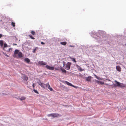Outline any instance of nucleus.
Segmentation results:
<instances>
[{"label":"nucleus","instance_id":"c756f323","mask_svg":"<svg viewBox=\"0 0 126 126\" xmlns=\"http://www.w3.org/2000/svg\"><path fill=\"white\" fill-rule=\"evenodd\" d=\"M31 33L33 35H34L35 34V32L34 31H32L31 32Z\"/></svg>","mask_w":126,"mask_h":126},{"label":"nucleus","instance_id":"7c9ffc66","mask_svg":"<svg viewBox=\"0 0 126 126\" xmlns=\"http://www.w3.org/2000/svg\"><path fill=\"white\" fill-rule=\"evenodd\" d=\"M7 45L6 44H4V47H7Z\"/></svg>","mask_w":126,"mask_h":126},{"label":"nucleus","instance_id":"72a5a7b5","mask_svg":"<svg viewBox=\"0 0 126 126\" xmlns=\"http://www.w3.org/2000/svg\"><path fill=\"white\" fill-rule=\"evenodd\" d=\"M94 76L95 77V78L97 79V78L98 77H97V76L96 75H95V74H94Z\"/></svg>","mask_w":126,"mask_h":126},{"label":"nucleus","instance_id":"ddd939ff","mask_svg":"<svg viewBox=\"0 0 126 126\" xmlns=\"http://www.w3.org/2000/svg\"><path fill=\"white\" fill-rule=\"evenodd\" d=\"M116 70L120 72L121 71V68L120 66H117L116 67Z\"/></svg>","mask_w":126,"mask_h":126},{"label":"nucleus","instance_id":"6ab92c4d","mask_svg":"<svg viewBox=\"0 0 126 126\" xmlns=\"http://www.w3.org/2000/svg\"><path fill=\"white\" fill-rule=\"evenodd\" d=\"M3 41L2 40H0V45L1 47L3 46Z\"/></svg>","mask_w":126,"mask_h":126},{"label":"nucleus","instance_id":"f704fd0d","mask_svg":"<svg viewBox=\"0 0 126 126\" xmlns=\"http://www.w3.org/2000/svg\"><path fill=\"white\" fill-rule=\"evenodd\" d=\"M94 76L95 77V78L97 79V78L98 77H97V76L96 75H95V74H94Z\"/></svg>","mask_w":126,"mask_h":126},{"label":"nucleus","instance_id":"423d86ee","mask_svg":"<svg viewBox=\"0 0 126 126\" xmlns=\"http://www.w3.org/2000/svg\"><path fill=\"white\" fill-rule=\"evenodd\" d=\"M45 67L47 69L50 70H53L54 69V68L53 66L51 67L48 65H46Z\"/></svg>","mask_w":126,"mask_h":126},{"label":"nucleus","instance_id":"39448f33","mask_svg":"<svg viewBox=\"0 0 126 126\" xmlns=\"http://www.w3.org/2000/svg\"><path fill=\"white\" fill-rule=\"evenodd\" d=\"M38 64L39 65H45L47 64V63L42 61H39L38 62Z\"/></svg>","mask_w":126,"mask_h":126},{"label":"nucleus","instance_id":"aec40b11","mask_svg":"<svg viewBox=\"0 0 126 126\" xmlns=\"http://www.w3.org/2000/svg\"><path fill=\"white\" fill-rule=\"evenodd\" d=\"M70 59H71V60H72V61L74 62L75 63H76V60H75V58H73L72 57H70Z\"/></svg>","mask_w":126,"mask_h":126},{"label":"nucleus","instance_id":"2f4dec72","mask_svg":"<svg viewBox=\"0 0 126 126\" xmlns=\"http://www.w3.org/2000/svg\"><path fill=\"white\" fill-rule=\"evenodd\" d=\"M55 70H58V71H60V69H59V68H55Z\"/></svg>","mask_w":126,"mask_h":126},{"label":"nucleus","instance_id":"b1692460","mask_svg":"<svg viewBox=\"0 0 126 126\" xmlns=\"http://www.w3.org/2000/svg\"><path fill=\"white\" fill-rule=\"evenodd\" d=\"M11 25H12L13 27H15V23L13 22H12L11 23Z\"/></svg>","mask_w":126,"mask_h":126},{"label":"nucleus","instance_id":"a211bd4d","mask_svg":"<svg viewBox=\"0 0 126 126\" xmlns=\"http://www.w3.org/2000/svg\"><path fill=\"white\" fill-rule=\"evenodd\" d=\"M91 78V76H89L87 77L86 79V80L88 81H89L90 80Z\"/></svg>","mask_w":126,"mask_h":126},{"label":"nucleus","instance_id":"4468645a","mask_svg":"<svg viewBox=\"0 0 126 126\" xmlns=\"http://www.w3.org/2000/svg\"><path fill=\"white\" fill-rule=\"evenodd\" d=\"M18 56L19 58H21L23 57V54L21 52H19L18 53Z\"/></svg>","mask_w":126,"mask_h":126},{"label":"nucleus","instance_id":"a878e982","mask_svg":"<svg viewBox=\"0 0 126 126\" xmlns=\"http://www.w3.org/2000/svg\"><path fill=\"white\" fill-rule=\"evenodd\" d=\"M95 81L96 83H97L98 84H99L100 81H98L96 79H95Z\"/></svg>","mask_w":126,"mask_h":126},{"label":"nucleus","instance_id":"4be33fe9","mask_svg":"<svg viewBox=\"0 0 126 126\" xmlns=\"http://www.w3.org/2000/svg\"><path fill=\"white\" fill-rule=\"evenodd\" d=\"M47 116L48 117L51 116L52 117H53V113L48 114L47 115Z\"/></svg>","mask_w":126,"mask_h":126},{"label":"nucleus","instance_id":"f8f14e48","mask_svg":"<svg viewBox=\"0 0 126 126\" xmlns=\"http://www.w3.org/2000/svg\"><path fill=\"white\" fill-rule=\"evenodd\" d=\"M65 82L66 84L67 85H68L70 86H72L74 87H76V86H75L74 85H73L71 83H69L67 81H65Z\"/></svg>","mask_w":126,"mask_h":126},{"label":"nucleus","instance_id":"473e14b6","mask_svg":"<svg viewBox=\"0 0 126 126\" xmlns=\"http://www.w3.org/2000/svg\"><path fill=\"white\" fill-rule=\"evenodd\" d=\"M41 43L42 44V45H44L45 44V43L43 42H41Z\"/></svg>","mask_w":126,"mask_h":126},{"label":"nucleus","instance_id":"9b49d317","mask_svg":"<svg viewBox=\"0 0 126 126\" xmlns=\"http://www.w3.org/2000/svg\"><path fill=\"white\" fill-rule=\"evenodd\" d=\"M114 82L116 83L115 84H114V85L115 86H119L120 83L117 81L116 80L114 81Z\"/></svg>","mask_w":126,"mask_h":126},{"label":"nucleus","instance_id":"cd10ccee","mask_svg":"<svg viewBox=\"0 0 126 126\" xmlns=\"http://www.w3.org/2000/svg\"><path fill=\"white\" fill-rule=\"evenodd\" d=\"M29 36L30 38L32 39H35L32 36V35H29Z\"/></svg>","mask_w":126,"mask_h":126},{"label":"nucleus","instance_id":"412c9836","mask_svg":"<svg viewBox=\"0 0 126 126\" xmlns=\"http://www.w3.org/2000/svg\"><path fill=\"white\" fill-rule=\"evenodd\" d=\"M60 44L62 45H65L66 44V43L65 42H62L60 43Z\"/></svg>","mask_w":126,"mask_h":126},{"label":"nucleus","instance_id":"5701e85b","mask_svg":"<svg viewBox=\"0 0 126 126\" xmlns=\"http://www.w3.org/2000/svg\"><path fill=\"white\" fill-rule=\"evenodd\" d=\"M38 48V47H36L34 49H33V52L34 53L37 49V48Z\"/></svg>","mask_w":126,"mask_h":126},{"label":"nucleus","instance_id":"1a4fd4ad","mask_svg":"<svg viewBox=\"0 0 126 126\" xmlns=\"http://www.w3.org/2000/svg\"><path fill=\"white\" fill-rule=\"evenodd\" d=\"M19 52V51L17 49L16 50L14 53V55H13V56L14 57H15L16 56V55L17 54H18V53Z\"/></svg>","mask_w":126,"mask_h":126},{"label":"nucleus","instance_id":"c85d7f7f","mask_svg":"<svg viewBox=\"0 0 126 126\" xmlns=\"http://www.w3.org/2000/svg\"><path fill=\"white\" fill-rule=\"evenodd\" d=\"M97 79L98 80H102V78H100V77H98L97 78Z\"/></svg>","mask_w":126,"mask_h":126},{"label":"nucleus","instance_id":"20e7f679","mask_svg":"<svg viewBox=\"0 0 126 126\" xmlns=\"http://www.w3.org/2000/svg\"><path fill=\"white\" fill-rule=\"evenodd\" d=\"M22 78L23 80L25 81H27L28 79V77L24 74L22 75Z\"/></svg>","mask_w":126,"mask_h":126},{"label":"nucleus","instance_id":"393cba45","mask_svg":"<svg viewBox=\"0 0 126 126\" xmlns=\"http://www.w3.org/2000/svg\"><path fill=\"white\" fill-rule=\"evenodd\" d=\"M104 84V82L103 81H100L99 84Z\"/></svg>","mask_w":126,"mask_h":126},{"label":"nucleus","instance_id":"58836bf2","mask_svg":"<svg viewBox=\"0 0 126 126\" xmlns=\"http://www.w3.org/2000/svg\"><path fill=\"white\" fill-rule=\"evenodd\" d=\"M70 47H74V46H73L70 45L69 46Z\"/></svg>","mask_w":126,"mask_h":126},{"label":"nucleus","instance_id":"4c0bfd02","mask_svg":"<svg viewBox=\"0 0 126 126\" xmlns=\"http://www.w3.org/2000/svg\"><path fill=\"white\" fill-rule=\"evenodd\" d=\"M7 57H8L9 56L8 55H7V54H5V55Z\"/></svg>","mask_w":126,"mask_h":126},{"label":"nucleus","instance_id":"f3484780","mask_svg":"<svg viewBox=\"0 0 126 126\" xmlns=\"http://www.w3.org/2000/svg\"><path fill=\"white\" fill-rule=\"evenodd\" d=\"M24 61L28 63H29L30 61V59L28 58H25L24 59Z\"/></svg>","mask_w":126,"mask_h":126},{"label":"nucleus","instance_id":"bb28decb","mask_svg":"<svg viewBox=\"0 0 126 126\" xmlns=\"http://www.w3.org/2000/svg\"><path fill=\"white\" fill-rule=\"evenodd\" d=\"M33 91L35 93L37 94H38V92L37 90H36L35 89H34Z\"/></svg>","mask_w":126,"mask_h":126},{"label":"nucleus","instance_id":"f257e3e1","mask_svg":"<svg viewBox=\"0 0 126 126\" xmlns=\"http://www.w3.org/2000/svg\"><path fill=\"white\" fill-rule=\"evenodd\" d=\"M61 63L62 64H63V66H60V68L63 72L64 73H66V70L64 69L63 68V67L64 65L65 62L64 61H63Z\"/></svg>","mask_w":126,"mask_h":126},{"label":"nucleus","instance_id":"0eeeda50","mask_svg":"<svg viewBox=\"0 0 126 126\" xmlns=\"http://www.w3.org/2000/svg\"><path fill=\"white\" fill-rule=\"evenodd\" d=\"M46 85V87L49 89L50 91H52L53 90V89L50 87V86L48 82L47 83Z\"/></svg>","mask_w":126,"mask_h":126},{"label":"nucleus","instance_id":"dca6fc26","mask_svg":"<svg viewBox=\"0 0 126 126\" xmlns=\"http://www.w3.org/2000/svg\"><path fill=\"white\" fill-rule=\"evenodd\" d=\"M125 85L123 83H120L119 86L120 87H125Z\"/></svg>","mask_w":126,"mask_h":126},{"label":"nucleus","instance_id":"9d476101","mask_svg":"<svg viewBox=\"0 0 126 126\" xmlns=\"http://www.w3.org/2000/svg\"><path fill=\"white\" fill-rule=\"evenodd\" d=\"M76 66L77 68L80 71H82L84 70V69H82L81 67L78 64H76Z\"/></svg>","mask_w":126,"mask_h":126},{"label":"nucleus","instance_id":"f03ea898","mask_svg":"<svg viewBox=\"0 0 126 126\" xmlns=\"http://www.w3.org/2000/svg\"><path fill=\"white\" fill-rule=\"evenodd\" d=\"M71 63L70 62H68L66 64L64 67L67 70L70 69Z\"/></svg>","mask_w":126,"mask_h":126},{"label":"nucleus","instance_id":"6e6552de","mask_svg":"<svg viewBox=\"0 0 126 126\" xmlns=\"http://www.w3.org/2000/svg\"><path fill=\"white\" fill-rule=\"evenodd\" d=\"M61 116V115H60L59 114L54 113H53V118H55L56 117H59Z\"/></svg>","mask_w":126,"mask_h":126},{"label":"nucleus","instance_id":"c9c22d12","mask_svg":"<svg viewBox=\"0 0 126 126\" xmlns=\"http://www.w3.org/2000/svg\"><path fill=\"white\" fill-rule=\"evenodd\" d=\"M2 36V35L0 34V38H1Z\"/></svg>","mask_w":126,"mask_h":126},{"label":"nucleus","instance_id":"e433bc0d","mask_svg":"<svg viewBox=\"0 0 126 126\" xmlns=\"http://www.w3.org/2000/svg\"><path fill=\"white\" fill-rule=\"evenodd\" d=\"M17 44H13V45H17Z\"/></svg>","mask_w":126,"mask_h":126},{"label":"nucleus","instance_id":"2eb2a0df","mask_svg":"<svg viewBox=\"0 0 126 126\" xmlns=\"http://www.w3.org/2000/svg\"><path fill=\"white\" fill-rule=\"evenodd\" d=\"M26 99V98L25 97L23 96L21 97H19L18 99H19L21 101H22L23 100H25Z\"/></svg>","mask_w":126,"mask_h":126},{"label":"nucleus","instance_id":"7ed1b4c3","mask_svg":"<svg viewBox=\"0 0 126 126\" xmlns=\"http://www.w3.org/2000/svg\"><path fill=\"white\" fill-rule=\"evenodd\" d=\"M38 84L40 85L43 88H45L46 86V85L43 83H41L40 80L37 82Z\"/></svg>","mask_w":126,"mask_h":126}]
</instances>
